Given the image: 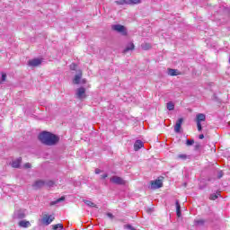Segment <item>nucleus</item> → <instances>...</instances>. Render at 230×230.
I'll return each instance as SVG.
<instances>
[{
  "mask_svg": "<svg viewBox=\"0 0 230 230\" xmlns=\"http://www.w3.org/2000/svg\"><path fill=\"white\" fill-rule=\"evenodd\" d=\"M38 139L42 143V145H46L47 146H55V145L60 141L58 136L49 131L40 133Z\"/></svg>",
  "mask_w": 230,
  "mask_h": 230,
  "instance_id": "nucleus-1",
  "label": "nucleus"
},
{
  "mask_svg": "<svg viewBox=\"0 0 230 230\" xmlns=\"http://www.w3.org/2000/svg\"><path fill=\"white\" fill-rule=\"evenodd\" d=\"M164 182V177L159 176L157 179L151 181L150 185L148 186L149 190H159L163 188Z\"/></svg>",
  "mask_w": 230,
  "mask_h": 230,
  "instance_id": "nucleus-2",
  "label": "nucleus"
},
{
  "mask_svg": "<svg viewBox=\"0 0 230 230\" xmlns=\"http://www.w3.org/2000/svg\"><path fill=\"white\" fill-rule=\"evenodd\" d=\"M110 181L113 184H117L118 186H125L127 184V181L119 176H112L111 178H110Z\"/></svg>",
  "mask_w": 230,
  "mask_h": 230,
  "instance_id": "nucleus-3",
  "label": "nucleus"
},
{
  "mask_svg": "<svg viewBox=\"0 0 230 230\" xmlns=\"http://www.w3.org/2000/svg\"><path fill=\"white\" fill-rule=\"evenodd\" d=\"M85 88L80 87L76 90L75 96L78 100L84 101L85 98H87V94H85Z\"/></svg>",
  "mask_w": 230,
  "mask_h": 230,
  "instance_id": "nucleus-4",
  "label": "nucleus"
},
{
  "mask_svg": "<svg viewBox=\"0 0 230 230\" xmlns=\"http://www.w3.org/2000/svg\"><path fill=\"white\" fill-rule=\"evenodd\" d=\"M111 30L114 31H118L119 33H122V35H127V31L125 30V26L120 24H116L111 26Z\"/></svg>",
  "mask_w": 230,
  "mask_h": 230,
  "instance_id": "nucleus-5",
  "label": "nucleus"
},
{
  "mask_svg": "<svg viewBox=\"0 0 230 230\" xmlns=\"http://www.w3.org/2000/svg\"><path fill=\"white\" fill-rule=\"evenodd\" d=\"M40 64H42V59L40 58L30 59L28 61V66H30V67H37L40 66Z\"/></svg>",
  "mask_w": 230,
  "mask_h": 230,
  "instance_id": "nucleus-6",
  "label": "nucleus"
},
{
  "mask_svg": "<svg viewBox=\"0 0 230 230\" xmlns=\"http://www.w3.org/2000/svg\"><path fill=\"white\" fill-rule=\"evenodd\" d=\"M13 218H17L18 220H22V218H26V213L24 210H16L13 214Z\"/></svg>",
  "mask_w": 230,
  "mask_h": 230,
  "instance_id": "nucleus-7",
  "label": "nucleus"
},
{
  "mask_svg": "<svg viewBox=\"0 0 230 230\" xmlns=\"http://www.w3.org/2000/svg\"><path fill=\"white\" fill-rule=\"evenodd\" d=\"M184 122V119L182 118H180L177 121H176V124L174 126V132L176 134H179L181 133V128L182 127V123Z\"/></svg>",
  "mask_w": 230,
  "mask_h": 230,
  "instance_id": "nucleus-8",
  "label": "nucleus"
},
{
  "mask_svg": "<svg viewBox=\"0 0 230 230\" xmlns=\"http://www.w3.org/2000/svg\"><path fill=\"white\" fill-rule=\"evenodd\" d=\"M22 164V157H18L15 160H13L11 163L12 168H21V164Z\"/></svg>",
  "mask_w": 230,
  "mask_h": 230,
  "instance_id": "nucleus-9",
  "label": "nucleus"
},
{
  "mask_svg": "<svg viewBox=\"0 0 230 230\" xmlns=\"http://www.w3.org/2000/svg\"><path fill=\"white\" fill-rule=\"evenodd\" d=\"M44 186H46V181L43 180H38L33 184V188L36 190H40V188H44Z\"/></svg>",
  "mask_w": 230,
  "mask_h": 230,
  "instance_id": "nucleus-10",
  "label": "nucleus"
},
{
  "mask_svg": "<svg viewBox=\"0 0 230 230\" xmlns=\"http://www.w3.org/2000/svg\"><path fill=\"white\" fill-rule=\"evenodd\" d=\"M42 220L46 226H49V224L55 220V217H52L51 215L45 216Z\"/></svg>",
  "mask_w": 230,
  "mask_h": 230,
  "instance_id": "nucleus-11",
  "label": "nucleus"
},
{
  "mask_svg": "<svg viewBox=\"0 0 230 230\" xmlns=\"http://www.w3.org/2000/svg\"><path fill=\"white\" fill-rule=\"evenodd\" d=\"M144 144L141 140H137L134 144V150L137 152V150H141L143 148Z\"/></svg>",
  "mask_w": 230,
  "mask_h": 230,
  "instance_id": "nucleus-12",
  "label": "nucleus"
},
{
  "mask_svg": "<svg viewBox=\"0 0 230 230\" xmlns=\"http://www.w3.org/2000/svg\"><path fill=\"white\" fill-rule=\"evenodd\" d=\"M202 121H206V115L203 113H199L196 116V123H202Z\"/></svg>",
  "mask_w": 230,
  "mask_h": 230,
  "instance_id": "nucleus-13",
  "label": "nucleus"
},
{
  "mask_svg": "<svg viewBox=\"0 0 230 230\" xmlns=\"http://www.w3.org/2000/svg\"><path fill=\"white\" fill-rule=\"evenodd\" d=\"M80 80H82V70H79V73L74 78V84L78 85L80 84Z\"/></svg>",
  "mask_w": 230,
  "mask_h": 230,
  "instance_id": "nucleus-14",
  "label": "nucleus"
},
{
  "mask_svg": "<svg viewBox=\"0 0 230 230\" xmlns=\"http://www.w3.org/2000/svg\"><path fill=\"white\" fill-rule=\"evenodd\" d=\"M168 75H170V76H179V75H181V73H179V71H177V69H173V68H168Z\"/></svg>",
  "mask_w": 230,
  "mask_h": 230,
  "instance_id": "nucleus-15",
  "label": "nucleus"
},
{
  "mask_svg": "<svg viewBox=\"0 0 230 230\" xmlns=\"http://www.w3.org/2000/svg\"><path fill=\"white\" fill-rule=\"evenodd\" d=\"M224 177V173H219L217 176L209 177L208 179V182H215V181H218V179H222Z\"/></svg>",
  "mask_w": 230,
  "mask_h": 230,
  "instance_id": "nucleus-16",
  "label": "nucleus"
},
{
  "mask_svg": "<svg viewBox=\"0 0 230 230\" xmlns=\"http://www.w3.org/2000/svg\"><path fill=\"white\" fill-rule=\"evenodd\" d=\"M66 200V197L62 196L61 198H58V199L51 201L50 206H57V204H60V202H64Z\"/></svg>",
  "mask_w": 230,
  "mask_h": 230,
  "instance_id": "nucleus-17",
  "label": "nucleus"
},
{
  "mask_svg": "<svg viewBox=\"0 0 230 230\" xmlns=\"http://www.w3.org/2000/svg\"><path fill=\"white\" fill-rule=\"evenodd\" d=\"M18 225L20 226V227H30V226H31V224L30 223V221H26V220H22L18 223Z\"/></svg>",
  "mask_w": 230,
  "mask_h": 230,
  "instance_id": "nucleus-18",
  "label": "nucleus"
},
{
  "mask_svg": "<svg viewBox=\"0 0 230 230\" xmlns=\"http://www.w3.org/2000/svg\"><path fill=\"white\" fill-rule=\"evenodd\" d=\"M136 49V46L134 43H130L129 46H128L124 50L123 53H128V51H134Z\"/></svg>",
  "mask_w": 230,
  "mask_h": 230,
  "instance_id": "nucleus-19",
  "label": "nucleus"
},
{
  "mask_svg": "<svg viewBox=\"0 0 230 230\" xmlns=\"http://www.w3.org/2000/svg\"><path fill=\"white\" fill-rule=\"evenodd\" d=\"M176 215L178 217H181V203H179V200L177 199L176 202Z\"/></svg>",
  "mask_w": 230,
  "mask_h": 230,
  "instance_id": "nucleus-20",
  "label": "nucleus"
},
{
  "mask_svg": "<svg viewBox=\"0 0 230 230\" xmlns=\"http://www.w3.org/2000/svg\"><path fill=\"white\" fill-rule=\"evenodd\" d=\"M22 168L23 170H31V168H33V165L31 164V163H25Z\"/></svg>",
  "mask_w": 230,
  "mask_h": 230,
  "instance_id": "nucleus-21",
  "label": "nucleus"
},
{
  "mask_svg": "<svg viewBox=\"0 0 230 230\" xmlns=\"http://www.w3.org/2000/svg\"><path fill=\"white\" fill-rule=\"evenodd\" d=\"M130 0H118L115 1V4L123 5V4H128Z\"/></svg>",
  "mask_w": 230,
  "mask_h": 230,
  "instance_id": "nucleus-22",
  "label": "nucleus"
},
{
  "mask_svg": "<svg viewBox=\"0 0 230 230\" xmlns=\"http://www.w3.org/2000/svg\"><path fill=\"white\" fill-rule=\"evenodd\" d=\"M45 186H47V188H53L55 186V181H45Z\"/></svg>",
  "mask_w": 230,
  "mask_h": 230,
  "instance_id": "nucleus-23",
  "label": "nucleus"
},
{
  "mask_svg": "<svg viewBox=\"0 0 230 230\" xmlns=\"http://www.w3.org/2000/svg\"><path fill=\"white\" fill-rule=\"evenodd\" d=\"M84 204H86V206H89V208H98V206H96V204H94L91 200H84Z\"/></svg>",
  "mask_w": 230,
  "mask_h": 230,
  "instance_id": "nucleus-24",
  "label": "nucleus"
},
{
  "mask_svg": "<svg viewBox=\"0 0 230 230\" xmlns=\"http://www.w3.org/2000/svg\"><path fill=\"white\" fill-rule=\"evenodd\" d=\"M142 49H144V51H147V49H150V48H152V45H150V43H145L143 45H141Z\"/></svg>",
  "mask_w": 230,
  "mask_h": 230,
  "instance_id": "nucleus-25",
  "label": "nucleus"
},
{
  "mask_svg": "<svg viewBox=\"0 0 230 230\" xmlns=\"http://www.w3.org/2000/svg\"><path fill=\"white\" fill-rule=\"evenodd\" d=\"M167 109L168 111H173L175 109V104L172 102H167Z\"/></svg>",
  "mask_w": 230,
  "mask_h": 230,
  "instance_id": "nucleus-26",
  "label": "nucleus"
},
{
  "mask_svg": "<svg viewBox=\"0 0 230 230\" xmlns=\"http://www.w3.org/2000/svg\"><path fill=\"white\" fill-rule=\"evenodd\" d=\"M64 229V225L62 224H57L53 226V230H62Z\"/></svg>",
  "mask_w": 230,
  "mask_h": 230,
  "instance_id": "nucleus-27",
  "label": "nucleus"
},
{
  "mask_svg": "<svg viewBox=\"0 0 230 230\" xmlns=\"http://www.w3.org/2000/svg\"><path fill=\"white\" fill-rule=\"evenodd\" d=\"M188 158H189V156L187 155H184V154L177 155V159H181V161H186V159H188Z\"/></svg>",
  "mask_w": 230,
  "mask_h": 230,
  "instance_id": "nucleus-28",
  "label": "nucleus"
},
{
  "mask_svg": "<svg viewBox=\"0 0 230 230\" xmlns=\"http://www.w3.org/2000/svg\"><path fill=\"white\" fill-rule=\"evenodd\" d=\"M141 4V0H129V2H128V4Z\"/></svg>",
  "mask_w": 230,
  "mask_h": 230,
  "instance_id": "nucleus-29",
  "label": "nucleus"
},
{
  "mask_svg": "<svg viewBox=\"0 0 230 230\" xmlns=\"http://www.w3.org/2000/svg\"><path fill=\"white\" fill-rule=\"evenodd\" d=\"M206 186H208V183H206V181H201L199 183V190H204V188H206Z\"/></svg>",
  "mask_w": 230,
  "mask_h": 230,
  "instance_id": "nucleus-30",
  "label": "nucleus"
},
{
  "mask_svg": "<svg viewBox=\"0 0 230 230\" xmlns=\"http://www.w3.org/2000/svg\"><path fill=\"white\" fill-rule=\"evenodd\" d=\"M218 195H220V194H210V196H209V199L210 200H217V199H218Z\"/></svg>",
  "mask_w": 230,
  "mask_h": 230,
  "instance_id": "nucleus-31",
  "label": "nucleus"
},
{
  "mask_svg": "<svg viewBox=\"0 0 230 230\" xmlns=\"http://www.w3.org/2000/svg\"><path fill=\"white\" fill-rule=\"evenodd\" d=\"M76 67H78V65H76L75 63H72L70 65L71 71H76Z\"/></svg>",
  "mask_w": 230,
  "mask_h": 230,
  "instance_id": "nucleus-32",
  "label": "nucleus"
},
{
  "mask_svg": "<svg viewBox=\"0 0 230 230\" xmlns=\"http://www.w3.org/2000/svg\"><path fill=\"white\" fill-rule=\"evenodd\" d=\"M195 143V140L194 139H188L187 141H186V145H187V146H191V145H193Z\"/></svg>",
  "mask_w": 230,
  "mask_h": 230,
  "instance_id": "nucleus-33",
  "label": "nucleus"
},
{
  "mask_svg": "<svg viewBox=\"0 0 230 230\" xmlns=\"http://www.w3.org/2000/svg\"><path fill=\"white\" fill-rule=\"evenodd\" d=\"M196 123H197L198 131L201 132L202 131V123H200V122H196Z\"/></svg>",
  "mask_w": 230,
  "mask_h": 230,
  "instance_id": "nucleus-34",
  "label": "nucleus"
},
{
  "mask_svg": "<svg viewBox=\"0 0 230 230\" xmlns=\"http://www.w3.org/2000/svg\"><path fill=\"white\" fill-rule=\"evenodd\" d=\"M196 224H197L198 226H204L205 221L202 220V219H199V220H197V221H196Z\"/></svg>",
  "mask_w": 230,
  "mask_h": 230,
  "instance_id": "nucleus-35",
  "label": "nucleus"
},
{
  "mask_svg": "<svg viewBox=\"0 0 230 230\" xmlns=\"http://www.w3.org/2000/svg\"><path fill=\"white\" fill-rule=\"evenodd\" d=\"M3 82H6V74H4V73L2 74L1 84H3Z\"/></svg>",
  "mask_w": 230,
  "mask_h": 230,
  "instance_id": "nucleus-36",
  "label": "nucleus"
},
{
  "mask_svg": "<svg viewBox=\"0 0 230 230\" xmlns=\"http://www.w3.org/2000/svg\"><path fill=\"white\" fill-rule=\"evenodd\" d=\"M106 216H107L108 218H111V220H112L114 218V215H112V213H111V212H108L106 214Z\"/></svg>",
  "mask_w": 230,
  "mask_h": 230,
  "instance_id": "nucleus-37",
  "label": "nucleus"
},
{
  "mask_svg": "<svg viewBox=\"0 0 230 230\" xmlns=\"http://www.w3.org/2000/svg\"><path fill=\"white\" fill-rule=\"evenodd\" d=\"M199 148H200V144H197V145L195 146V149H196V150H199Z\"/></svg>",
  "mask_w": 230,
  "mask_h": 230,
  "instance_id": "nucleus-38",
  "label": "nucleus"
},
{
  "mask_svg": "<svg viewBox=\"0 0 230 230\" xmlns=\"http://www.w3.org/2000/svg\"><path fill=\"white\" fill-rule=\"evenodd\" d=\"M107 177H109V174H103V175L102 176V179H107Z\"/></svg>",
  "mask_w": 230,
  "mask_h": 230,
  "instance_id": "nucleus-39",
  "label": "nucleus"
},
{
  "mask_svg": "<svg viewBox=\"0 0 230 230\" xmlns=\"http://www.w3.org/2000/svg\"><path fill=\"white\" fill-rule=\"evenodd\" d=\"M95 173H102V171L100 169H96Z\"/></svg>",
  "mask_w": 230,
  "mask_h": 230,
  "instance_id": "nucleus-40",
  "label": "nucleus"
},
{
  "mask_svg": "<svg viewBox=\"0 0 230 230\" xmlns=\"http://www.w3.org/2000/svg\"><path fill=\"white\" fill-rule=\"evenodd\" d=\"M199 139H204V134L199 135Z\"/></svg>",
  "mask_w": 230,
  "mask_h": 230,
  "instance_id": "nucleus-41",
  "label": "nucleus"
},
{
  "mask_svg": "<svg viewBox=\"0 0 230 230\" xmlns=\"http://www.w3.org/2000/svg\"><path fill=\"white\" fill-rule=\"evenodd\" d=\"M183 186L186 188V186H187V183L185 182V183L183 184Z\"/></svg>",
  "mask_w": 230,
  "mask_h": 230,
  "instance_id": "nucleus-42",
  "label": "nucleus"
},
{
  "mask_svg": "<svg viewBox=\"0 0 230 230\" xmlns=\"http://www.w3.org/2000/svg\"><path fill=\"white\" fill-rule=\"evenodd\" d=\"M83 84H85V80H83Z\"/></svg>",
  "mask_w": 230,
  "mask_h": 230,
  "instance_id": "nucleus-43",
  "label": "nucleus"
},
{
  "mask_svg": "<svg viewBox=\"0 0 230 230\" xmlns=\"http://www.w3.org/2000/svg\"><path fill=\"white\" fill-rule=\"evenodd\" d=\"M148 211H152V208H149Z\"/></svg>",
  "mask_w": 230,
  "mask_h": 230,
  "instance_id": "nucleus-44",
  "label": "nucleus"
}]
</instances>
